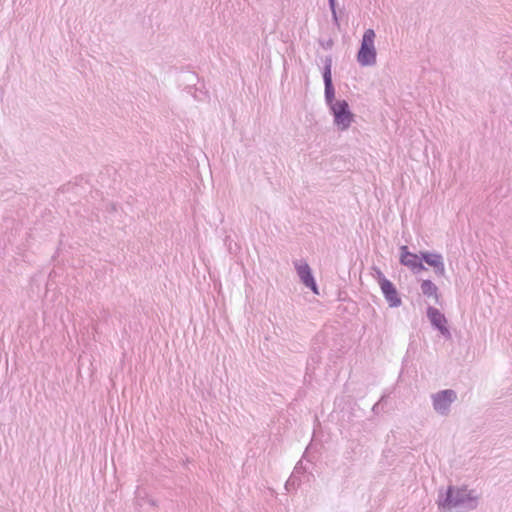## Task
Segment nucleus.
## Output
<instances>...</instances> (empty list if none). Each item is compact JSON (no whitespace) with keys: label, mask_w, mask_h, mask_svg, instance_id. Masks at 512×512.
Returning a JSON list of instances; mask_svg holds the SVG:
<instances>
[{"label":"nucleus","mask_w":512,"mask_h":512,"mask_svg":"<svg viewBox=\"0 0 512 512\" xmlns=\"http://www.w3.org/2000/svg\"><path fill=\"white\" fill-rule=\"evenodd\" d=\"M329 108L331 115L333 116V124L339 131H346L350 128L354 122L355 115L351 111L347 100H338Z\"/></svg>","instance_id":"nucleus-3"},{"label":"nucleus","mask_w":512,"mask_h":512,"mask_svg":"<svg viewBox=\"0 0 512 512\" xmlns=\"http://www.w3.org/2000/svg\"><path fill=\"white\" fill-rule=\"evenodd\" d=\"M332 58L327 56L324 60V66L322 68V78L324 82V97L328 107L337 103L338 100L335 98V87L332 80Z\"/></svg>","instance_id":"nucleus-7"},{"label":"nucleus","mask_w":512,"mask_h":512,"mask_svg":"<svg viewBox=\"0 0 512 512\" xmlns=\"http://www.w3.org/2000/svg\"><path fill=\"white\" fill-rule=\"evenodd\" d=\"M333 44V41L329 39L326 43L322 41V48H330Z\"/></svg>","instance_id":"nucleus-15"},{"label":"nucleus","mask_w":512,"mask_h":512,"mask_svg":"<svg viewBox=\"0 0 512 512\" xmlns=\"http://www.w3.org/2000/svg\"><path fill=\"white\" fill-rule=\"evenodd\" d=\"M329 8L332 13V20L333 23L337 26H339V16H338V10H337V0H328Z\"/></svg>","instance_id":"nucleus-13"},{"label":"nucleus","mask_w":512,"mask_h":512,"mask_svg":"<svg viewBox=\"0 0 512 512\" xmlns=\"http://www.w3.org/2000/svg\"><path fill=\"white\" fill-rule=\"evenodd\" d=\"M436 504L440 512H470L478 507L479 497L466 486L449 485L445 491L439 490Z\"/></svg>","instance_id":"nucleus-1"},{"label":"nucleus","mask_w":512,"mask_h":512,"mask_svg":"<svg viewBox=\"0 0 512 512\" xmlns=\"http://www.w3.org/2000/svg\"><path fill=\"white\" fill-rule=\"evenodd\" d=\"M376 34L371 28L367 29L360 43L356 59L360 66L370 67L376 64L377 51L374 45Z\"/></svg>","instance_id":"nucleus-2"},{"label":"nucleus","mask_w":512,"mask_h":512,"mask_svg":"<svg viewBox=\"0 0 512 512\" xmlns=\"http://www.w3.org/2000/svg\"><path fill=\"white\" fill-rule=\"evenodd\" d=\"M297 271L302 282L307 287H310L315 294H318L317 286L309 267L306 264H301L297 266Z\"/></svg>","instance_id":"nucleus-11"},{"label":"nucleus","mask_w":512,"mask_h":512,"mask_svg":"<svg viewBox=\"0 0 512 512\" xmlns=\"http://www.w3.org/2000/svg\"><path fill=\"white\" fill-rule=\"evenodd\" d=\"M389 396L387 394H383L379 401L376 402L372 407V412L374 415H379L381 412L384 411V408L387 404Z\"/></svg>","instance_id":"nucleus-12"},{"label":"nucleus","mask_w":512,"mask_h":512,"mask_svg":"<svg viewBox=\"0 0 512 512\" xmlns=\"http://www.w3.org/2000/svg\"><path fill=\"white\" fill-rule=\"evenodd\" d=\"M372 270H373V277L376 279V281L379 285H381L382 281L384 282V281L388 280L385 277V275L383 274V272L380 270V268H378L377 266H373Z\"/></svg>","instance_id":"nucleus-14"},{"label":"nucleus","mask_w":512,"mask_h":512,"mask_svg":"<svg viewBox=\"0 0 512 512\" xmlns=\"http://www.w3.org/2000/svg\"><path fill=\"white\" fill-rule=\"evenodd\" d=\"M432 406L436 413L447 416L451 411V405L457 400V393L453 389L440 390L431 396Z\"/></svg>","instance_id":"nucleus-5"},{"label":"nucleus","mask_w":512,"mask_h":512,"mask_svg":"<svg viewBox=\"0 0 512 512\" xmlns=\"http://www.w3.org/2000/svg\"><path fill=\"white\" fill-rule=\"evenodd\" d=\"M379 286L383 294V297L387 301L390 308H398L402 305L401 296L395 284L392 281H382L381 285Z\"/></svg>","instance_id":"nucleus-9"},{"label":"nucleus","mask_w":512,"mask_h":512,"mask_svg":"<svg viewBox=\"0 0 512 512\" xmlns=\"http://www.w3.org/2000/svg\"><path fill=\"white\" fill-rule=\"evenodd\" d=\"M426 316L434 330L438 331L446 341L452 340V333L444 313L438 308L429 305L426 309Z\"/></svg>","instance_id":"nucleus-4"},{"label":"nucleus","mask_w":512,"mask_h":512,"mask_svg":"<svg viewBox=\"0 0 512 512\" xmlns=\"http://www.w3.org/2000/svg\"><path fill=\"white\" fill-rule=\"evenodd\" d=\"M399 250V263L409 268L413 274H419L427 270L424 264L421 263V251L419 254L410 252L407 245L400 246Z\"/></svg>","instance_id":"nucleus-6"},{"label":"nucleus","mask_w":512,"mask_h":512,"mask_svg":"<svg viewBox=\"0 0 512 512\" xmlns=\"http://www.w3.org/2000/svg\"><path fill=\"white\" fill-rule=\"evenodd\" d=\"M421 263H426L428 266L432 267L436 276L443 277L445 275V265L440 253L435 251H421Z\"/></svg>","instance_id":"nucleus-8"},{"label":"nucleus","mask_w":512,"mask_h":512,"mask_svg":"<svg viewBox=\"0 0 512 512\" xmlns=\"http://www.w3.org/2000/svg\"><path fill=\"white\" fill-rule=\"evenodd\" d=\"M421 292L424 296L430 298L432 297L435 301V304L440 305L441 295L439 294V289L437 285L430 279L422 280L420 284Z\"/></svg>","instance_id":"nucleus-10"}]
</instances>
